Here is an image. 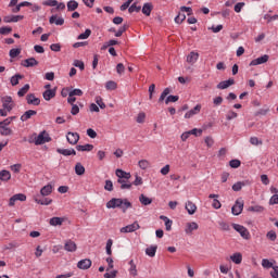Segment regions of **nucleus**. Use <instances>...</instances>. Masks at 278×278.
I'll return each mask as SVG.
<instances>
[{"instance_id": "1", "label": "nucleus", "mask_w": 278, "mask_h": 278, "mask_svg": "<svg viewBox=\"0 0 278 278\" xmlns=\"http://www.w3.org/2000/svg\"><path fill=\"white\" fill-rule=\"evenodd\" d=\"M116 207H119L123 214H125L127 210L132 207V205L131 202H129V200L121 198H113L109 202H106L108 210H116Z\"/></svg>"}, {"instance_id": "2", "label": "nucleus", "mask_w": 278, "mask_h": 278, "mask_svg": "<svg viewBox=\"0 0 278 278\" xmlns=\"http://www.w3.org/2000/svg\"><path fill=\"white\" fill-rule=\"evenodd\" d=\"M232 228L235 229V231L240 233V236H241V238H243V240H251V232H249V229H247V227H244L240 224H233Z\"/></svg>"}, {"instance_id": "3", "label": "nucleus", "mask_w": 278, "mask_h": 278, "mask_svg": "<svg viewBox=\"0 0 278 278\" xmlns=\"http://www.w3.org/2000/svg\"><path fill=\"white\" fill-rule=\"evenodd\" d=\"M34 142L36 147L40 144H46V142H51V136H49V132H47V130H43L35 138Z\"/></svg>"}, {"instance_id": "4", "label": "nucleus", "mask_w": 278, "mask_h": 278, "mask_svg": "<svg viewBox=\"0 0 278 278\" xmlns=\"http://www.w3.org/2000/svg\"><path fill=\"white\" fill-rule=\"evenodd\" d=\"M244 210V200L243 199H238L233 206L231 207V212L233 216H240L242 214V211Z\"/></svg>"}, {"instance_id": "5", "label": "nucleus", "mask_w": 278, "mask_h": 278, "mask_svg": "<svg viewBox=\"0 0 278 278\" xmlns=\"http://www.w3.org/2000/svg\"><path fill=\"white\" fill-rule=\"evenodd\" d=\"M1 101H2V108L7 110V112L14 110V101L12 100V97L10 96L2 97Z\"/></svg>"}, {"instance_id": "6", "label": "nucleus", "mask_w": 278, "mask_h": 278, "mask_svg": "<svg viewBox=\"0 0 278 278\" xmlns=\"http://www.w3.org/2000/svg\"><path fill=\"white\" fill-rule=\"evenodd\" d=\"M140 229V224L138 222H135L134 224H130L126 227L121 228V233H134V231H138Z\"/></svg>"}, {"instance_id": "7", "label": "nucleus", "mask_w": 278, "mask_h": 278, "mask_svg": "<svg viewBox=\"0 0 278 278\" xmlns=\"http://www.w3.org/2000/svg\"><path fill=\"white\" fill-rule=\"evenodd\" d=\"M16 201H27V195H25L24 193L14 194L9 200V206L14 207V205L16 204Z\"/></svg>"}, {"instance_id": "8", "label": "nucleus", "mask_w": 278, "mask_h": 278, "mask_svg": "<svg viewBox=\"0 0 278 278\" xmlns=\"http://www.w3.org/2000/svg\"><path fill=\"white\" fill-rule=\"evenodd\" d=\"M66 140L68 144H77L79 142V135L77 132L68 131L66 135Z\"/></svg>"}, {"instance_id": "9", "label": "nucleus", "mask_w": 278, "mask_h": 278, "mask_svg": "<svg viewBox=\"0 0 278 278\" xmlns=\"http://www.w3.org/2000/svg\"><path fill=\"white\" fill-rule=\"evenodd\" d=\"M90 266H92V261L90 258H84L77 263V268L80 270H88Z\"/></svg>"}, {"instance_id": "10", "label": "nucleus", "mask_w": 278, "mask_h": 278, "mask_svg": "<svg viewBox=\"0 0 278 278\" xmlns=\"http://www.w3.org/2000/svg\"><path fill=\"white\" fill-rule=\"evenodd\" d=\"M269 58L270 56H268V54H265L263 56L254 59L251 61L250 66H260V64H266V62H268Z\"/></svg>"}, {"instance_id": "11", "label": "nucleus", "mask_w": 278, "mask_h": 278, "mask_svg": "<svg viewBox=\"0 0 278 278\" xmlns=\"http://www.w3.org/2000/svg\"><path fill=\"white\" fill-rule=\"evenodd\" d=\"M236 80L233 78H229L228 80H223L217 85L218 90H227V88L233 86Z\"/></svg>"}, {"instance_id": "12", "label": "nucleus", "mask_w": 278, "mask_h": 278, "mask_svg": "<svg viewBox=\"0 0 278 278\" xmlns=\"http://www.w3.org/2000/svg\"><path fill=\"white\" fill-rule=\"evenodd\" d=\"M199 229V224L197 222L187 223L185 232L187 236H192V231H197Z\"/></svg>"}, {"instance_id": "13", "label": "nucleus", "mask_w": 278, "mask_h": 278, "mask_svg": "<svg viewBox=\"0 0 278 278\" xmlns=\"http://www.w3.org/2000/svg\"><path fill=\"white\" fill-rule=\"evenodd\" d=\"M25 16L23 15H7L3 17L4 23H18V21H23Z\"/></svg>"}, {"instance_id": "14", "label": "nucleus", "mask_w": 278, "mask_h": 278, "mask_svg": "<svg viewBox=\"0 0 278 278\" xmlns=\"http://www.w3.org/2000/svg\"><path fill=\"white\" fill-rule=\"evenodd\" d=\"M64 249L68 253H75V251H77V243L73 240H67L65 241Z\"/></svg>"}, {"instance_id": "15", "label": "nucleus", "mask_w": 278, "mask_h": 278, "mask_svg": "<svg viewBox=\"0 0 278 278\" xmlns=\"http://www.w3.org/2000/svg\"><path fill=\"white\" fill-rule=\"evenodd\" d=\"M117 184H121V190H131V186H134L129 179L125 178H118Z\"/></svg>"}, {"instance_id": "16", "label": "nucleus", "mask_w": 278, "mask_h": 278, "mask_svg": "<svg viewBox=\"0 0 278 278\" xmlns=\"http://www.w3.org/2000/svg\"><path fill=\"white\" fill-rule=\"evenodd\" d=\"M26 101H27L28 105H40L39 98H36V94H34V93H28L26 96Z\"/></svg>"}, {"instance_id": "17", "label": "nucleus", "mask_w": 278, "mask_h": 278, "mask_svg": "<svg viewBox=\"0 0 278 278\" xmlns=\"http://www.w3.org/2000/svg\"><path fill=\"white\" fill-rule=\"evenodd\" d=\"M185 208L187 210L188 214L192 216L193 214H197V204L192 201H188L185 205Z\"/></svg>"}, {"instance_id": "18", "label": "nucleus", "mask_w": 278, "mask_h": 278, "mask_svg": "<svg viewBox=\"0 0 278 278\" xmlns=\"http://www.w3.org/2000/svg\"><path fill=\"white\" fill-rule=\"evenodd\" d=\"M56 153H60V155H64L65 157H68V155H77V151L75 149H56Z\"/></svg>"}, {"instance_id": "19", "label": "nucleus", "mask_w": 278, "mask_h": 278, "mask_svg": "<svg viewBox=\"0 0 278 278\" xmlns=\"http://www.w3.org/2000/svg\"><path fill=\"white\" fill-rule=\"evenodd\" d=\"M22 66L29 68L31 66H38V61L35 58L26 59L22 62Z\"/></svg>"}, {"instance_id": "20", "label": "nucleus", "mask_w": 278, "mask_h": 278, "mask_svg": "<svg viewBox=\"0 0 278 278\" xmlns=\"http://www.w3.org/2000/svg\"><path fill=\"white\" fill-rule=\"evenodd\" d=\"M34 201L38 203V205H51L53 203V200L46 198L40 199V195H35Z\"/></svg>"}, {"instance_id": "21", "label": "nucleus", "mask_w": 278, "mask_h": 278, "mask_svg": "<svg viewBox=\"0 0 278 278\" xmlns=\"http://www.w3.org/2000/svg\"><path fill=\"white\" fill-rule=\"evenodd\" d=\"M199 112H201V104L195 105L193 109H191L190 111H188L185 114V118H192V116H195V114H199Z\"/></svg>"}, {"instance_id": "22", "label": "nucleus", "mask_w": 278, "mask_h": 278, "mask_svg": "<svg viewBox=\"0 0 278 278\" xmlns=\"http://www.w3.org/2000/svg\"><path fill=\"white\" fill-rule=\"evenodd\" d=\"M115 175L118 179H131V173H127L123 169H116Z\"/></svg>"}, {"instance_id": "23", "label": "nucleus", "mask_w": 278, "mask_h": 278, "mask_svg": "<svg viewBox=\"0 0 278 278\" xmlns=\"http://www.w3.org/2000/svg\"><path fill=\"white\" fill-rule=\"evenodd\" d=\"M38 112H36L35 110H28L21 116V121L22 123H25V121H29L31 116H36Z\"/></svg>"}, {"instance_id": "24", "label": "nucleus", "mask_w": 278, "mask_h": 278, "mask_svg": "<svg viewBox=\"0 0 278 278\" xmlns=\"http://www.w3.org/2000/svg\"><path fill=\"white\" fill-rule=\"evenodd\" d=\"M142 14L146 16H151V12H153V4L152 3H144L142 9H141Z\"/></svg>"}, {"instance_id": "25", "label": "nucleus", "mask_w": 278, "mask_h": 278, "mask_svg": "<svg viewBox=\"0 0 278 278\" xmlns=\"http://www.w3.org/2000/svg\"><path fill=\"white\" fill-rule=\"evenodd\" d=\"M42 97L45 101H49L50 99H55V89H47L43 91Z\"/></svg>"}, {"instance_id": "26", "label": "nucleus", "mask_w": 278, "mask_h": 278, "mask_svg": "<svg viewBox=\"0 0 278 278\" xmlns=\"http://www.w3.org/2000/svg\"><path fill=\"white\" fill-rule=\"evenodd\" d=\"M49 23L50 25H64V17H58V15H52L50 18H49Z\"/></svg>"}, {"instance_id": "27", "label": "nucleus", "mask_w": 278, "mask_h": 278, "mask_svg": "<svg viewBox=\"0 0 278 278\" xmlns=\"http://www.w3.org/2000/svg\"><path fill=\"white\" fill-rule=\"evenodd\" d=\"M51 192H53V186H51V185H46L40 190L41 197H49V194H51Z\"/></svg>"}, {"instance_id": "28", "label": "nucleus", "mask_w": 278, "mask_h": 278, "mask_svg": "<svg viewBox=\"0 0 278 278\" xmlns=\"http://www.w3.org/2000/svg\"><path fill=\"white\" fill-rule=\"evenodd\" d=\"M12 179V174H10V170L2 169L0 172V181H10Z\"/></svg>"}, {"instance_id": "29", "label": "nucleus", "mask_w": 278, "mask_h": 278, "mask_svg": "<svg viewBox=\"0 0 278 278\" xmlns=\"http://www.w3.org/2000/svg\"><path fill=\"white\" fill-rule=\"evenodd\" d=\"M199 60V52H190V54L187 56L188 64H194Z\"/></svg>"}, {"instance_id": "30", "label": "nucleus", "mask_w": 278, "mask_h": 278, "mask_svg": "<svg viewBox=\"0 0 278 278\" xmlns=\"http://www.w3.org/2000/svg\"><path fill=\"white\" fill-rule=\"evenodd\" d=\"M139 201H140L141 205H151V203H153V199L148 198L143 193H141L139 195Z\"/></svg>"}, {"instance_id": "31", "label": "nucleus", "mask_w": 278, "mask_h": 278, "mask_svg": "<svg viewBox=\"0 0 278 278\" xmlns=\"http://www.w3.org/2000/svg\"><path fill=\"white\" fill-rule=\"evenodd\" d=\"M79 8V2L75 1V0H70L67 2V11L68 12H75V10H77Z\"/></svg>"}, {"instance_id": "32", "label": "nucleus", "mask_w": 278, "mask_h": 278, "mask_svg": "<svg viewBox=\"0 0 278 278\" xmlns=\"http://www.w3.org/2000/svg\"><path fill=\"white\" fill-rule=\"evenodd\" d=\"M155 253H157V245H151L146 249V255L149 257H155Z\"/></svg>"}, {"instance_id": "33", "label": "nucleus", "mask_w": 278, "mask_h": 278, "mask_svg": "<svg viewBox=\"0 0 278 278\" xmlns=\"http://www.w3.org/2000/svg\"><path fill=\"white\" fill-rule=\"evenodd\" d=\"M14 131L8 126H0V136H12Z\"/></svg>"}, {"instance_id": "34", "label": "nucleus", "mask_w": 278, "mask_h": 278, "mask_svg": "<svg viewBox=\"0 0 278 278\" xmlns=\"http://www.w3.org/2000/svg\"><path fill=\"white\" fill-rule=\"evenodd\" d=\"M75 173H76V175L81 177V175L86 174V167H84V165H81V163H76V165H75Z\"/></svg>"}, {"instance_id": "35", "label": "nucleus", "mask_w": 278, "mask_h": 278, "mask_svg": "<svg viewBox=\"0 0 278 278\" xmlns=\"http://www.w3.org/2000/svg\"><path fill=\"white\" fill-rule=\"evenodd\" d=\"M230 260L233 264H242V254L237 252L230 256Z\"/></svg>"}, {"instance_id": "36", "label": "nucleus", "mask_w": 278, "mask_h": 278, "mask_svg": "<svg viewBox=\"0 0 278 278\" xmlns=\"http://www.w3.org/2000/svg\"><path fill=\"white\" fill-rule=\"evenodd\" d=\"M62 223H64V218H62V217H52L50 219V225L52 227H58V226L62 225Z\"/></svg>"}, {"instance_id": "37", "label": "nucleus", "mask_w": 278, "mask_h": 278, "mask_svg": "<svg viewBox=\"0 0 278 278\" xmlns=\"http://www.w3.org/2000/svg\"><path fill=\"white\" fill-rule=\"evenodd\" d=\"M129 273L132 275V277H138V269L136 268V263H134V260L129 262Z\"/></svg>"}, {"instance_id": "38", "label": "nucleus", "mask_w": 278, "mask_h": 278, "mask_svg": "<svg viewBox=\"0 0 278 278\" xmlns=\"http://www.w3.org/2000/svg\"><path fill=\"white\" fill-rule=\"evenodd\" d=\"M94 149L93 144L87 143L85 146H76L77 151H92Z\"/></svg>"}, {"instance_id": "39", "label": "nucleus", "mask_w": 278, "mask_h": 278, "mask_svg": "<svg viewBox=\"0 0 278 278\" xmlns=\"http://www.w3.org/2000/svg\"><path fill=\"white\" fill-rule=\"evenodd\" d=\"M29 84L24 85L18 91H17V97H25L27 92H29Z\"/></svg>"}, {"instance_id": "40", "label": "nucleus", "mask_w": 278, "mask_h": 278, "mask_svg": "<svg viewBox=\"0 0 278 278\" xmlns=\"http://www.w3.org/2000/svg\"><path fill=\"white\" fill-rule=\"evenodd\" d=\"M138 166H139V168H141V170H147V168H149V166H151V163L148 160H140L138 162Z\"/></svg>"}, {"instance_id": "41", "label": "nucleus", "mask_w": 278, "mask_h": 278, "mask_svg": "<svg viewBox=\"0 0 278 278\" xmlns=\"http://www.w3.org/2000/svg\"><path fill=\"white\" fill-rule=\"evenodd\" d=\"M170 94V88H165L163 90V92L161 93L160 98H159V103L164 102V100L166 99V97H168Z\"/></svg>"}, {"instance_id": "42", "label": "nucleus", "mask_w": 278, "mask_h": 278, "mask_svg": "<svg viewBox=\"0 0 278 278\" xmlns=\"http://www.w3.org/2000/svg\"><path fill=\"white\" fill-rule=\"evenodd\" d=\"M92 34V30L90 28H87L85 33L80 34L77 39L78 40H87V38H90V35Z\"/></svg>"}, {"instance_id": "43", "label": "nucleus", "mask_w": 278, "mask_h": 278, "mask_svg": "<svg viewBox=\"0 0 278 278\" xmlns=\"http://www.w3.org/2000/svg\"><path fill=\"white\" fill-rule=\"evenodd\" d=\"M23 75L21 74H15L14 76L11 77V86H18V80L23 79Z\"/></svg>"}, {"instance_id": "44", "label": "nucleus", "mask_w": 278, "mask_h": 278, "mask_svg": "<svg viewBox=\"0 0 278 278\" xmlns=\"http://www.w3.org/2000/svg\"><path fill=\"white\" fill-rule=\"evenodd\" d=\"M186 21V13L179 12L178 15L175 17V23L177 25H181Z\"/></svg>"}, {"instance_id": "45", "label": "nucleus", "mask_w": 278, "mask_h": 278, "mask_svg": "<svg viewBox=\"0 0 278 278\" xmlns=\"http://www.w3.org/2000/svg\"><path fill=\"white\" fill-rule=\"evenodd\" d=\"M129 28V26L127 24H124L118 31L115 33V37L116 38H121V36H123V34H125L127 31V29Z\"/></svg>"}, {"instance_id": "46", "label": "nucleus", "mask_w": 278, "mask_h": 278, "mask_svg": "<svg viewBox=\"0 0 278 278\" xmlns=\"http://www.w3.org/2000/svg\"><path fill=\"white\" fill-rule=\"evenodd\" d=\"M244 186H245L244 182L238 181L232 185V190H233V192H240V190H242V188H244Z\"/></svg>"}, {"instance_id": "47", "label": "nucleus", "mask_w": 278, "mask_h": 278, "mask_svg": "<svg viewBox=\"0 0 278 278\" xmlns=\"http://www.w3.org/2000/svg\"><path fill=\"white\" fill-rule=\"evenodd\" d=\"M177 101H179V96H167L165 104L168 105V103H177Z\"/></svg>"}, {"instance_id": "48", "label": "nucleus", "mask_w": 278, "mask_h": 278, "mask_svg": "<svg viewBox=\"0 0 278 278\" xmlns=\"http://www.w3.org/2000/svg\"><path fill=\"white\" fill-rule=\"evenodd\" d=\"M248 212H256L257 214H262V212H264V206H261V205L250 206L248 208Z\"/></svg>"}, {"instance_id": "49", "label": "nucleus", "mask_w": 278, "mask_h": 278, "mask_svg": "<svg viewBox=\"0 0 278 278\" xmlns=\"http://www.w3.org/2000/svg\"><path fill=\"white\" fill-rule=\"evenodd\" d=\"M84 91L81 89H73L68 92V97H83Z\"/></svg>"}, {"instance_id": "50", "label": "nucleus", "mask_w": 278, "mask_h": 278, "mask_svg": "<svg viewBox=\"0 0 278 278\" xmlns=\"http://www.w3.org/2000/svg\"><path fill=\"white\" fill-rule=\"evenodd\" d=\"M10 58H18L21 55V48L11 49L9 52Z\"/></svg>"}, {"instance_id": "51", "label": "nucleus", "mask_w": 278, "mask_h": 278, "mask_svg": "<svg viewBox=\"0 0 278 278\" xmlns=\"http://www.w3.org/2000/svg\"><path fill=\"white\" fill-rule=\"evenodd\" d=\"M105 88H106V90H116V88H117L116 81H114V80L106 81Z\"/></svg>"}, {"instance_id": "52", "label": "nucleus", "mask_w": 278, "mask_h": 278, "mask_svg": "<svg viewBox=\"0 0 278 278\" xmlns=\"http://www.w3.org/2000/svg\"><path fill=\"white\" fill-rule=\"evenodd\" d=\"M8 34H12V27L3 26V27L0 28V35L1 36H8Z\"/></svg>"}, {"instance_id": "53", "label": "nucleus", "mask_w": 278, "mask_h": 278, "mask_svg": "<svg viewBox=\"0 0 278 278\" xmlns=\"http://www.w3.org/2000/svg\"><path fill=\"white\" fill-rule=\"evenodd\" d=\"M140 10H142V7L136 5V2L128 8L129 14H134V12H140Z\"/></svg>"}, {"instance_id": "54", "label": "nucleus", "mask_w": 278, "mask_h": 278, "mask_svg": "<svg viewBox=\"0 0 278 278\" xmlns=\"http://www.w3.org/2000/svg\"><path fill=\"white\" fill-rule=\"evenodd\" d=\"M240 164H242V162H240L238 159L231 160L229 162L230 168H240Z\"/></svg>"}, {"instance_id": "55", "label": "nucleus", "mask_w": 278, "mask_h": 278, "mask_svg": "<svg viewBox=\"0 0 278 278\" xmlns=\"http://www.w3.org/2000/svg\"><path fill=\"white\" fill-rule=\"evenodd\" d=\"M266 238L271 242H275V240H277V232H275V230H270L267 232Z\"/></svg>"}, {"instance_id": "56", "label": "nucleus", "mask_w": 278, "mask_h": 278, "mask_svg": "<svg viewBox=\"0 0 278 278\" xmlns=\"http://www.w3.org/2000/svg\"><path fill=\"white\" fill-rule=\"evenodd\" d=\"M262 266L263 268H275V266H273V263L267 258L262 260Z\"/></svg>"}, {"instance_id": "57", "label": "nucleus", "mask_w": 278, "mask_h": 278, "mask_svg": "<svg viewBox=\"0 0 278 278\" xmlns=\"http://www.w3.org/2000/svg\"><path fill=\"white\" fill-rule=\"evenodd\" d=\"M42 5H48L49 8H55L58 5V0H46Z\"/></svg>"}, {"instance_id": "58", "label": "nucleus", "mask_w": 278, "mask_h": 278, "mask_svg": "<svg viewBox=\"0 0 278 278\" xmlns=\"http://www.w3.org/2000/svg\"><path fill=\"white\" fill-rule=\"evenodd\" d=\"M104 190H108V192H112V190H114V184L112 180H105Z\"/></svg>"}, {"instance_id": "59", "label": "nucleus", "mask_w": 278, "mask_h": 278, "mask_svg": "<svg viewBox=\"0 0 278 278\" xmlns=\"http://www.w3.org/2000/svg\"><path fill=\"white\" fill-rule=\"evenodd\" d=\"M112 244H114V241H112V239H109L106 241V254L108 255H112Z\"/></svg>"}, {"instance_id": "60", "label": "nucleus", "mask_w": 278, "mask_h": 278, "mask_svg": "<svg viewBox=\"0 0 278 278\" xmlns=\"http://www.w3.org/2000/svg\"><path fill=\"white\" fill-rule=\"evenodd\" d=\"M250 143L253 144L254 147H257L260 144H263V141L260 140L257 137H251L250 138Z\"/></svg>"}, {"instance_id": "61", "label": "nucleus", "mask_w": 278, "mask_h": 278, "mask_svg": "<svg viewBox=\"0 0 278 278\" xmlns=\"http://www.w3.org/2000/svg\"><path fill=\"white\" fill-rule=\"evenodd\" d=\"M144 118H147V114H144V112H140L136 118V122L142 124L144 123Z\"/></svg>"}, {"instance_id": "62", "label": "nucleus", "mask_w": 278, "mask_h": 278, "mask_svg": "<svg viewBox=\"0 0 278 278\" xmlns=\"http://www.w3.org/2000/svg\"><path fill=\"white\" fill-rule=\"evenodd\" d=\"M233 118H238V113L233 111H229L226 115L227 121H233Z\"/></svg>"}, {"instance_id": "63", "label": "nucleus", "mask_w": 278, "mask_h": 278, "mask_svg": "<svg viewBox=\"0 0 278 278\" xmlns=\"http://www.w3.org/2000/svg\"><path fill=\"white\" fill-rule=\"evenodd\" d=\"M74 66H76V68H79L80 71H84V68H86V65L84 64V62L79 60L74 61Z\"/></svg>"}, {"instance_id": "64", "label": "nucleus", "mask_w": 278, "mask_h": 278, "mask_svg": "<svg viewBox=\"0 0 278 278\" xmlns=\"http://www.w3.org/2000/svg\"><path fill=\"white\" fill-rule=\"evenodd\" d=\"M271 278H278V266H274L273 270L270 271Z\"/></svg>"}]
</instances>
